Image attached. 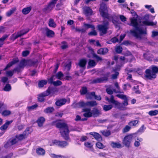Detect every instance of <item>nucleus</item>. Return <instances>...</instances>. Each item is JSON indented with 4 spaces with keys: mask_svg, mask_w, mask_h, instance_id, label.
<instances>
[{
    "mask_svg": "<svg viewBox=\"0 0 158 158\" xmlns=\"http://www.w3.org/2000/svg\"><path fill=\"white\" fill-rule=\"evenodd\" d=\"M131 23L129 25L133 26L135 30H131L130 31L131 35L137 38L141 39V34H146V30H143V29L138 27V23L137 19L134 17L130 19Z\"/></svg>",
    "mask_w": 158,
    "mask_h": 158,
    "instance_id": "f257e3e1",
    "label": "nucleus"
},
{
    "mask_svg": "<svg viewBox=\"0 0 158 158\" xmlns=\"http://www.w3.org/2000/svg\"><path fill=\"white\" fill-rule=\"evenodd\" d=\"M56 127L59 128L61 136L66 140L69 139V130L67 124L64 122H58L56 124Z\"/></svg>",
    "mask_w": 158,
    "mask_h": 158,
    "instance_id": "f03ea898",
    "label": "nucleus"
},
{
    "mask_svg": "<svg viewBox=\"0 0 158 158\" xmlns=\"http://www.w3.org/2000/svg\"><path fill=\"white\" fill-rule=\"evenodd\" d=\"M145 73L144 76L146 80H152L156 77V74L158 73V67L152 65L145 70Z\"/></svg>",
    "mask_w": 158,
    "mask_h": 158,
    "instance_id": "7ed1b4c3",
    "label": "nucleus"
},
{
    "mask_svg": "<svg viewBox=\"0 0 158 158\" xmlns=\"http://www.w3.org/2000/svg\"><path fill=\"white\" fill-rule=\"evenodd\" d=\"M100 15L104 18L107 19L109 20L110 16L108 13L107 7L106 4L104 3L101 4L99 9Z\"/></svg>",
    "mask_w": 158,
    "mask_h": 158,
    "instance_id": "20e7f679",
    "label": "nucleus"
},
{
    "mask_svg": "<svg viewBox=\"0 0 158 158\" xmlns=\"http://www.w3.org/2000/svg\"><path fill=\"white\" fill-rule=\"evenodd\" d=\"M109 26L108 21L104 19L103 21V24L98 25V29L99 31L102 34H105L106 33L109 28Z\"/></svg>",
    "mask_w": 158,
    "mask_h": 158,
    "instance_id": "39448f33",
    "label": "nucleus"
},
{
    "mask_svg": "<svg viewBox=\"0 0 158 158\" xmlns=\"http://www.w3.org/2000/svg\"><path fill=\"white\" fill-rule=\"evenodd\" d=\"M133 135H129L125 136L122 141L123 144L126 147H129L133 139Z\"/></svg>",
    "mask_w": 158,
    "mask_h": 158,
    "instance_id": "423d86ee",
    "label": "nucleus"
},
{
    "mask_svg": "<svg viewBox=\"0 0 158 158\" xmlns=\"http://www.w3.org/2000/svg\"><path fill=\"white\" fill-rule=\"evenodd\" d=\"M58 0H52L48 6H45L43 11L46 13L50 11L54 7Z\"/></svg>",
    "mask_w": 158,
    "mask_h": 158,
    "instance_id": "0eeeda50",
    "label": "nucleus"
},
{
    "mask_svg": "<svg viewBox=\"0 0 158 158\" xmlns=\"http://www.w3.org/2000/svg\"><path fill=\"white\" fill-rule=\"evenodd\" d=\"M35 64V62L32 61H27L25 60H22L20 61L19 66L20 68H23L26 65L32 66Z\"/></svg>",
    "mask_w": 158,
    "mask_h": 158,
    "instance_id": "6e6552de",
    "label": "nucleus"
},
{
    "mask_svg": "<svg viewBox=\"0 0 158 158\" xmlns=\"http://www.w3.org/2000/svg\"><path fill=\"white\" fill-rule=\"evenodd\" d=\"M54 144L58 145L61 147H64L68 144L67 142L65 141H60L56 140H55L52 141Z\"/></svg>",
    "mask_w": 158,
    "mask_h": 158,
    "instance_id": "1a4fd4ad",
    "label": "nucleus"
},
{
    "mask_svg": "<svg viewBox=\"0 0 158 158\" xmlns=\"http://www.w3.org/2000/svg\"><path fill=\"white\" fill-rule=\"evenodd\" d=\"M29 31L28 29L22 30L18 33L17 35H15L13 34L12 36V39L15 40L19 37H20L24 34L27 33Z\"/></svg>",
    "mask_w": 158,
    "mask_h": 158,
    "instance_id": "9d476101",
    "label": "nucleus"
},
{
    "mask_svg": "<svg viewBox=\"0 0 158 158\" xmlns=\"http://www.w3.org/2000/svg\"><path fill=\"white\" fill-rule=\"evenodd\" d=\"M29 130L28 129H27L26 130L23 132V134L19 135H16V138L18 140H22L26 138L29 133Z\"/></svg>",
    "mask_w": 158,
    "mask_h": 158,
    "instance_id": "9b49d317",
    "label": "nucleus"
},
{
    "mask_svg": "<svg viewBox=\"0 0 158 158\" xmlns=\"http://www.w3.org/2000/svg\"><path fill=\"white\" fill-rule=\"evenodd\" d=\"M107 77H104L93 80L92 81V83H101L105 81H107Z\"/></svg>",
    "mask_w": 158,
    "mask_h": 158,
    "instance_id": "f8f14e48",
    "label": "nucleus"
},
{
    "mask_svg": "<svg viewBox=\"0 0 158 158\" xmlns=\"http://www.w3.org/2000/svg\"><path fill=\"white\" fill-rule=\"evenodd\" d=\"M83 111L85 112L83 116L86 118H89L92 116V112L91 109L89 108H86L83 109Z\"/></svg>",
    "mask_w": 158,
    "mask_h": 158,
    "instance_id": "ddd939ff",
    "label": "nucleus"
},
{
    "mask_svg": "<svg viewBox=\"0 0 158 158\" xmlns=\"http://www.w3.org/2000/svg\"><path fill=\"white\" fill-rule=\"evenodd\" d=\"M115 105V107L120 110H126L127 108L125 106H123V104L119 102L118 101H117L114 104Z\"/></svg>",
    "mask_w": 158,
    "mask_h": 158,
    "instance_id": "4468645a",
    "label": "nucleus"
},
{
    "mask_svg": "<svg viewBox=\"0 0 158 158\" xmlns=\"http://www.w3.org/2000/svg\"><path fill=\"white\" fill-rule=\"evenodd\" d=\"M67 102V100L65 98H62L57 100L55 102L56 106H60L65 104Z\"/></svg>",
    "mask_w": 158,
    "mask_h": 158,
    "instance_id": "2eb2a0df",
    "label": "nucleus"
},
{
    "mask_svg": "<svg viewBox=\"0 0 158 158\" xmlns=\"http://www.w3.org/2000/svg\"><path fill=\"white\" fill-rule=\"evenodd\" d=\"M73 106L74 108H81L86 106L85 102L83 101H81L78 103H73Z\"/></svg>",
    "mask_w": 158,
    "mask_h": 158,
    "instance_id": "dca6fc26",
    "label": "nucleus"
},
{
    "mask_svg": "<svg viewBox=\"0 0 158 158\" xmlns=\"http://www.w3.org/2000/svg\"><path fill=\"white\" fill-rule=\"evenodd\" d=\"M89 134L93 135L94 138L98 141H100L102 140V138L101 136L98 133L93 132H90Z\"/></svg>",
    "mask_w": 158,
    "mask_h": 158,
    "instance_id": "f3484780",
    "label": "nucleus"
},
{
    "mask_svg": "<svg viewBox=\"0 0 158 158\" xmlns=\"http://www.w3.org/2000/svg\"><path fill=\"white\" fill-rule=\"evenodd\" d=\"M48 93L47 92H45L40 94H39L38 98L39 101L40 102L44 101L45 100L44 97L48 96Z\"/></svg>",
    "mask_w": 158,
    "mask_h": 158,
    "instance_id": "a211bd4d",
    "label": "nucleus"
},
{
    "mask_svg": "<svg viewBox=\"0 0 158 158\" xmlns=\"http://www.w3.org/2000/svg\"><path fill=\"white\" fill-rule=\"evenodd\" d=\"M110 145L113 148H121L123 147L122 145L118 142H111Z\"/></svg>",
    "mask_w": 158,
    "mask_h": 158,
    "instance_id": "6ab92c4d",
    "label": "nucleus"
},
{
    "mask_svg": "<svg viewBox=\"0 0 158 158\" xmlns=\"http://www.w3.org/2000/svg\"><path fill=\"white\" fill-rule=\"evenodd\" d=\"M87 61L85 59L80 60L78 63V65L81 68L85 69Z\"/></svg>",
    "mask_w": 158,
    "mask_h": 158,
    "instance_id": "aec40b11",
    "label": "nucleus"
},
{
    "mask_svg": "<svg viewBox=\"0 0 158 158\" xmlns=\"http://www.w3.org/2000/svg\"><path fill=\"white\" fill-rule=\"evenodd\" d=\"M91 112L92 116L94 117H97L101 114L100 111L96 108H94Z\"/></svg>",
    "mask_w": 158,
    "mask_h": 158,
    "instance_id": "412c9836",
    "label": "nucleus"
},
{
    "mask_svg": "<svg viewBox=\"0 0 158 158\" xmlns=\"http://www.w3.org/2000/svg\"><path fill=\"white\" fill-rule=\"evenodd\" d=\"M97 64V63L93 60L89 59L88 62L87 68L89 69L90 68H93Z\"/></svg>",
    "mask_w": 158,
    "mask_h": 158,
    "instance_id": "4be33fe9",
    "label": "nucleus"
},
{
    "mask_svg": "<svg viewBox=\"0 0 158 158\" xmlns=\"http://www.w3.org/2000/svg\"><path fill=\"white\" fill-rule=\"evenodd\" d=\"M108 50L106 48H101L98 50L97 52L98 54L105 55L108 52Z\"/></svg>",
    "mask_w": 158,
    "mask_h": 158,
    "instance_id": "5701e85b",
    "label": "nucleus"
},
{
    "mask_svg": "<svg viewBox=\"0 0 158 158\" xmlns=\"http://www.w3.org/2000/svg\"><path fill=\"white\" fill-rule=\"evenodd\" d=\"M36 152L38 155L39 156H44L45 153V150L41 148H39L36 149Z\"/></svg>",
    "mask_w": 158,
    "mask_h": 158,
    "instance_id": "b1692460",
    "label": "nucleus"
},
{
    "mask_svg": "<svg viewBox=\"0 0 158 158\" xmlns=\"http://www.w3.org/2000/svg\"><path fill=\"white\" fill-rule=\"evenodd\" d=\"M19 61V60L18 59H13L12 61L8 63V64L7 65L6 67L3 70H5L8 68L10 67L13 64L18 62Z\"/></svg>",
    "mask_w": 158,
    "mask_h": 158,
    "instance_id": "393cba45",
    "label": "nucleus"
},
{
    "mask_svg": "<svg viewBox=\"0 0 158 158\" xmlns=\"http://www.w3.org/2000/svg\"><path fill=\"white\" fill-rule=\"evenodd\" d=\"M83 9L84 13L86 16L92 15V11L89 7H85Z\"/></svg>",
    "mask_w": 158,
    "mask_h": 158,
    "instance_id": "a878e982",
    "label": "nucleus"
},
{
    "mask_svg": "<svg viewBox=\"0 0 158 158\" xmlns=\"http://www.w3.org/2000/svg\"><path fill=\"white\" fill-rule=\"evenodd\" d=\"M13 121L10 120L7 121L6 123L0 127V129L2 130H6L8 127L9 125L11 124Z\"/></svg>",
    "mask_w": 158,
    "mask_h": 158,
    "instance_id": "bb28decb",
    "label": "nucleus"
},
{
    "mask_svg": "<svg viewBox=\"0 0 158 158\" xmlns=\"http://www.w3.org/2000/svg\"><path fill=\"white\" fill-rule=\"evenodd\" d=\"M45 120V119L44 117H41L39 118L37 120V123L38 124V126L40 127H42Z\"/></svg>",
    "mask_w": 158,
    "mask_h": 158,
    "instance_id": "cd10ccee",
    "label": "nucleus"
},
{
    "mask_svg": "<svg viewBox=\"0 0 158 158\" xmlns=\"http://www.w3.org/2000/svg\"><path fill=\"white\" fill-rule=\"evenodd\" d=\"M85 104L86 106H89L90 107H93L94 106H96L97 105V103L95 101H88L85 102Z\"/></svg>",
    "mask_w": 158,
    "mask_h": 158,
    "instance_id": "c85d7f7f",
    "label": "nucleus"
},
{
    "mask_svg": "<svg viewBox=\"0 0 158 158\" xmlns=\"http://www.w3.org/2000/svg\"><path fill=\"white\" fill-rule=\"evenodd\" d=\"M83 27L85 29V31L89 28H91L93 30H94L95 29V27L93 25L89 24H86L85 23H84Z\"/></svg>",
    "mask_w": 158,
    "mask_h": 158,
    "instance_id": "c756f323",
    "label": "nucleus"
},
{
    "mask_svg": "<svg viewBox=\"0 0 158 158\" xmlns=\"http://www.w3.org/2000/svg\"><path fill=\"white\" fill-rule=\"evenodd\" d=\"M143 141V139L141 138L137 137L134 143V145L135 147H138L140 145V142Z\"/></svg>",
    "mask_w": 158,
    "mask_h": 158,
    "instance_id": "7c9ffc66",
    "label": "nucleus"
},
{
    "mask_svg": "<svg viewBox=\"0 0 158 158\" xmlns=\"http://www.w3.org/2000/svg\"><path fill=\"white\" fill-rule=\"evenodd\" d=\"M57 90L56 88H54L49 87L48 89L45 92L48 93L49 94V95L50 94H53L55 92H56Z\"/></svg>",
    "mask_w": 158,
    "mask_h": 158,
    "instance_id": "2f4dec72",
    "label": "nucleus"
},
{
    "mask_svg": "<svg viewBox=\"0 0 158 158\" xmlns=\"http://www.w3.org/2000/svg\"><path fill=\"white\" fill-rule=\"evenodd\" d=\"M31 9V6L25 8L22 10V12L24 15L27 14L30 12Z\"/></svg>",
    "mask_w": 158,
    "mask_h": 158,
    "instance_id": "473e14b6",
    "label": "nucleus"
},
{
    "mask_svg": "<svg viewBox=\"0 0 158 158\" xmlns=\"http://www.w3.org/2000/svg\"><path fill=\"white\" fill-rule=\"evenodd\" d=\"M95 95V92H88L86 95V97L87 99H91Z\"/></svg>",
    "mask_w": 158,
    "mask_h": 158,
    "instance_id": "72a5a7b5",
    "label": "nucleus"
},
{
    "mask_svg": "<svg viewBox=\"0 0 158 158\" xmlns=\"http://www.w3.org/2000/svg\"><path fill=\"white\" fill-rule=\"evenodd\" d=\"M156 22L154 23L152 22H149L147 21H144L142 22V23L145 25L148 26H154L156 25Z\"/></svg>",
    "mask_w": 158,
    "mask_h": 158,
    "instance_id": "f704fd0d",
    "label": "nucleus"
},
{
    "mask_svg": "<svg viewBox=\"0 0 158 158\" xmlns=\"http://www.w3.org/2000/svg\"><path fill=\"white\" fill-rule=\"evenodd\" d=\"M50 156L52 158H66L64 156L61 155H57L53 153L50 154Z\"/></svg>",
    "mask_w": 158,
    "mask_h": 158,
    "instance_id": "c9c22d12",
    "label": "nucleus"
},
{
    "mask_svg": "<svg viewBox=\"0 0 158 158\" xmlns=\"http://www.w3.org/2000/svg\"><path fill=\"white\" fill-rule=\"evenodd\" d=\"M47 36L49 37H52L54 34V32L47 28L45 29Z\"/></svg>",
    "mask_w": 158,
    "mask_h": 158,
    "instance_id": "e433bc0d",
    "label": "nucleus"
},
{
    "mask_svg": "<svg viewBox=\"0 0 158 158\" xmlns=\"http://www.w3.org/2000/svg\"><path fill=\"white\" fill-rule=\"evenodd\" d=\"M64 77V74L61 72L57 73L55 76V78L59 80H62Z\"/></svg>",
    "mask_w": 158,
    "mask_h": 158,
    "instance_id": "4c0bfd02",
    "label": "nucleus"
},
{
    "mask_svg": "<svg viewBox=\"0 0 158 158\" xmlns=\"http://www.w3.org/2000/svg\"><path fill=\"white\" fill-rule=\"evenodd\" d=\"M6 108V105L0 101V113H1Z\"/></svg>",
    "mask_w": 158,
    "mask_h": 158,
    "instance_id": "58836bf2",
    "label": "nucleus"
},
{
    "mask_svg": "<svg viewBox=\"0 0 158 158\" xmlns=\"http://www.w3.org/2000/svg\"><path fill=\"white\" fill-rule=\"evenodd\" d=\"M47 83V81L46 80H42L40 81L38 83V86L39 87H42Z\"/></svg>",
    "mask_w": 158,
    "mask_h": 158,
    "instance_id": "ea45409f",
    "label": "nucleus"
},
{
    "mask_svg": "<svg viewBox=\"0 0 158 158\" xmlns=\"http://www.w3.org/2000/svg\"><path fill=\"white\" fill-rule=\"evenodd\" d=\"M50 27H55L56 26V24L54 22V20L52 19H50L48 23Z\"/></svg>",
    "mask_w": 158,
    "mask_h": 158,
    "instance_id": "a19ab883",
    "label": "nucleus"
},
{
    "mask_svg": "<svg viewBox=\"0 0 158 158\" xmlns=\"http://www.w3.org/2000/svg\"><path fill=\"white\" fill-rule=\"evenodd\" d=\"M54 110V108L52 107H48L44 110V112L46 113H51Z\"/></svg>",
    "mask_w": 158,
    "mask_h": 158,
    "instance_id": "79ce46f5",
    "label": "nucleus"
},
{
    "mask_svg": "<svg viewBox=\"0 0 158 158\" xmlns=\"http://www.w3.org/2000/svg\"><path fill=\"white\" fill-rule=\"evenodd\" d=\"M8 36V35H5L0 38V47H1L3 44L4 41Z\"/></svg>",
    "mask_w": 158,
    "mask_h": 158,
    "instance_id": "37998d69",
    "label": "nucleus"
},
{
    "mask_svg": "<svg viewBox=\"0 0 158 158\" xmlns=\"http://www.w3.org/2000/svg\"><path fill=\"white\" fill-rule=\"evenodd\" d=\"M113 107V106L111 105H104L103 106V110L105 111H107L111 110Z\"/></svg>",
    "mask_w": 158,
    "mask_h": 158,
    "instance_id": "c03bdc74",
    "label": "nucleus"
},
{
    "mask_svg": "<svg viewBox=\"0 0 158 158\" xmlns=\"http://www.w3.org/2000/svg\"><path fill=\"white\" fill-rule=\"evenodd\" d=\"M80 92L81 95H86L88 93L87 88L86 87H83L80 90Z\"/></svg>",
    "mask_w": 158,
    "mask_h": 158,
    "instance_id": "a18cd8bd",
    "label": "nucleus"
},
{
    "mask_svg": "<svg viewBox=\"0 0 158 158\" xmlns=\"http://www.w3.org/2000/svg\"><path fill=\"white\" fill-rule=\"evenodd\" d=\"M148 114L150 116H155L158 114V110H151L148 112Z\"/></svg>",
    "mask_w": 158,
    "mask_h": 158,
    "instance_id": "49530a36",
    "label": "nucleus"
},
{
    "mask_svg": "<svg viewBox=\"0 0 158 158\" xmlns=\"http://www.w3.org/2000/svg\"><path fill=\"white\" fill-rule=\"evenodd\" d=\"M11 111L9 110H4L1 113L2 115L6 116L11 114Z\"/></svg>",
    "mask_w": 158,
    "mask_h": 158,
    "instance_id": "de8ad7c7",
    "label": "nucleus"
},
{
    "mask_svg": "<svg viewBox=\"0 0 158 158\" xmlns=\"http://www.w3.org/2000/svg\"><path fill=\"white\" fill-rule=\"evenodd\" d=\"M93 57L95 58L97 62H98L99 61H101L102 60V57L99 56H98L95 54H93Z\"/></svg>",
    "mask_w": 158,
    "mask_h": 158,
    "instance_id": "09e8293b",
    "label": "nucleus"
},
{
    "mask_svg": "<svg viewBox=\"0 0 158 158\" xmlns=\"http://www.w3.org/2000/svg\"><path fill=\"white\" fill-rule=\"evenodd\" d=\"M115 52L118 53H121L123 48L122 47L120 46H117L115 48Z\"/></svg>",
    "mask_w": 158,
    "mask_h": 158,
    "instance_id": "8fccbe9b",
    "label": "nucleus"
},
{
    "mask_svg": "<svg viewBox=\"0 0 158 158\" xmlns=\"http://www.w3.org/2000/svg\"><path fill=\"white\" fill-rule=\"evenodd\" d=\"M138 121L137 120L132 121L129 123V125L131 126H134L138 123Z\"/></svg>",
    "mask_w": 158,
    "mask_h": 158,
    "instance_id": "3c124183",
    "label": "nucleus"
},
{
    "mask_svg": "<svg viewBox=\"0 0 158 158\" xmlns=\"http://www.w3.org/2000/svg\"><path fill=\"white\" fill-rule=\"evenodd\" d=\"M11 89V87L9 84H6L5 86L4 90L6 91H10Z\"/></svg>",
    "mask_w": 158,
    "mask_h": 158,
    "instance_id": "603ef678",
    "label": "nucleus"
},
{
    "mask_svg": "<svg viewBox=\"0 0 158 158\" xmlns=\"http://www.w3.org/2000/svg\"><path fill=\"white\" fill-rule=\"evenodd\" d=\"M102 134L106 136H107L110 135V132L109 131H102Z\"/></svg>",
    "mask_w": 158,
    "mask_h": 158,
    "instance_id": "864d4df0",
    "label": "nucleus"
},
{
    "mask_svg": "<svg viewBox=\"0 0 158 158\" xmlns=\"http://www.w3.org/2000/svg\"><path fill=\"white\" fill-rule=\"evenodd\" d=\"M55 79V75H53L51 77H50L49 79H48V81L49 83L52 84H53V82L54 81H53V80Z\"/></svg>",
    "mask_w": 158,
    "mask_h": 158,
    "instance_id": "5fc2aeb1",
    "label": "nucleus"
},
{
    "mask_svg": "<svg viewBox=\"0 0 158 158\" xmlns=\"http://www.w3.org/2000/svg\"><path fill=\"white\" fill-rule=\"evenodd\" d=\"M97 147L99 149H103L105 148L104 146L100 142H98L96 143Z\"/></svg>",
    "mask_w": 158,
    "mask_h": 158,
    "instance_id": "6e6d98bb",
    "label": "nucleus"
},
{
    "mask_svg": "<svg viewBox=\"0 0 158 158\" xmlns=\"http://www.w3.org/2000/svg\"><path fill=\"white\" fill-rule=\"evenodd\" d=\"M84 145L86 147L89 148H92L93 146V144L89 142H85Z\"/></svg>",
    "mask_w": 158,
    "mask_h": 158,
    "instance_id": "4d7b16f0",
    "label": "nucleus"
},
{
    "mask_svg": "<svg viewBox=\"0 0 158 158\" xmlns=\"http://www.w3.org/2000/svg\"><path fill=\"white\" fill-rule=\"evenodd\" d=\"M15 10L16 9L15 8H13L10 10V11H9L7 12L6 13V16H10L15 12Z\"/></svg>",
    "mask_w": 158,
    "mask_h": 158,
    "instance_id": "13d9d810",
    "label": "nucleus"
},
{
    "mask_svg": "<svg viewBox=\"0 0 158 158\" xmlns=\"http://www.w3.org/2000/svg\"><path fill=\"white\" fill-rule=\"evenodd\" d=\"M75 31L79 32L84 33L85 31V29L83 28H75Z\"/></svg>",
    "mask_w": 158,
    "mask_h": 158,
    "instance_id": "bf43d9fd",
    "label": "nucleus"
},
{
    "mask_svg": "<svg viewBox=\"0 0 158 158\" xmlns=\"http://www.w3.org/2000/svg\"><path fill=\"white\" fill-rule=\"evenodd\" d=\"M61 43L62 45L61 46V48L62 49H64L68 48V45L65 41L62 42Z\"/></svg>",
    "mask_w": 158,
    "mask_h": 158,
    "instance_id": "052dcab7",
    "label": "nucleus"
},
{
    "mask_svg": "<svg viewBox=\"0 0 158 158\" xmlns=\"http://www.w3.org/2000/svg\"><path fill=\"white\" fill-rule=\"evenodd\" d=\"M106 91L108 94L110 95H112L113 94V91L110 87L106 89Z\"/></svg>",
    "mask_w": 158,
    "mask_h": 158,
    "instance_id": "680f3d73",
    "label": "nucleus"
},
{
    "mask_svg": "<svg viewBox=\"0 0 158 158\" xmlns=\"http://www.w3.org/2000/svg\"><path fill=\"white\" fill-rule=\"evenodd\" d=\"M116 96L123 100L127 98L126 96L123 94H118L116 95Z\"/></svg>",
    "mask_w": 158,
    "mask_h": 158,
    "instance_id": "e2e57ef3",
    "label": "nucleus"
},
{
    "mask_svg": "<svg viewBox=\"0 0 158 158\" xmlns=\"http://www.w3.org/2000/svg\"><path fill=\"white\" fill-rule=\"evenodd\" d=\"M117 101L115 100L114 99V96L113 95H111L110 98V103H112L114 104Z\"/></svg>",
    "mask_w": 158,
    "mask_h": 158,
    "instance_id": "0e129e2a",
    "label": "nucleus"
},
{
    "mask_svg": "<svg viewBox=\"0 0 158 158\" xmlns=\"http://www.w3.org/2000/svg\"><path fill=\"white\" fill-rule=\"evenodd\" d=\"M62 84V82L60 80H57L56 81L53 82V85L55 86H58L61 85Z\"/></svg>",
    "mask_w": 158,
    "mask_h": 158,
    "instance_id": "69168bd1",
    "label": "nucleus"
},
{
    "mask_svg": "<svg viewBox=\"0 0 158 158\" xmlns=\"http://www.w3.org/2000/svg\"><path fill=\"white\" fill-rule=\"evenodd\" d=\"M131 129V127L128 126H126L123 129V132H127L129 131Z\"/></svg>",
    "mask_w": 158,
    "mask_h": 158,
    "instance_id": "338daca9",
    "label": "nucleus"
},
{
    "mask_svg": "<svg viewBox=\"0 0 158 158\" xmlns=\"http://www.w3.org/2000/svg\"><path fill=\"white\" fill-rule=\"evenodd\" d=\"M14 72L13 70L12 71H9L6 72V74L8 76L11 77L13 76L14 74Z\"/></svg>",
    "mask_w": 158,
    "mask_h": 158,
    "instance_id": "774afa93",
    "label": "nucleus"
}]
</instances>
